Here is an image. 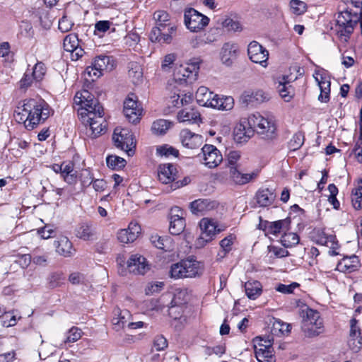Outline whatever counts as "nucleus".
<instances>
[{
  "instance_id": "1",
  "label": "nucleus",
  "mask_w": 362,
  "mask_h": 362,
  "mask_svg": "<svg viewBox=\"0 0 362 362\" xmlns=\"http://www.w3.org/2000/svg\"><path fill=\"white\" fill-rule=\"evenodd\" d=\"M74 103L81 107L78 114L82 123L86 127V134L95 138L106 131V121L103 117V107L97 99L87 90L77 92Z\"/></svg>"
},
{
  "instance_id": "2",
  "label": "nucleus",
  "mask_w": 362,
  "mask_h": 362,
  "mask_svg": "<svg viewBox=\"0 0 362 362\" xmlns=\"http://www.w3.org/2000/svg\"><path fill=\"white\" fill-rule=\"evenodd\" d=\"M49 115L48 105L42 100L30 99L24 100L21 107L15 110L14 117L19 123H23L28 130L35 129L41 121Z\"/></svg>"
},
{
  "instance_id": "3",
  "label": "nucleus",
  "mask_w": 362,
  "mask_h": 362,
  "mask_svg": "<svg viewBox=\"0 0 362 362\" xmlns=\"http://www.w3.org/2000/svg\"><path fill=\"white\" fill-rule=\"evenodd\" d=\"M156 26L151 30L149 38L153 42L170 43L175 35L177 28L171 25L169 14L164 11L153 13Z\"/></svg>"
},
{
  "instance_id": "4",
  "label": "nucleus",
  "mask_w": 362,
  "mask_h": 362,
  "mask_svg": "<svg viewBox=\"0 0 362 362\" xmlns=\"http://www.w3.org/2000/svg\"><path fill=\"white\" fill-rule=\"evenodd\" d=\"M347 8L339 13L337 24L349 35L358 22L362 21V0H344Z\"/></svg>"
},
{
  "instance_id": "5",
  "label": "nucleus",
  "mask_w": 362,
  "mask_h": 362,
  "mask_svg": "<svg viewBox=\"0 0 362 362\" xmlns=\"http://www.w3.org/2000/svg\"><path fill=\"white\" fill-rule=\"evenodd\" d=\"M299 315L303 321L302 329L307 337H316L323 332L322 320L318 312L304 305L300 308Z\"/></svg>"
},
{
  "instance_id": "6",
  "label": "nucleus",
  "mask_w": 362,
  "mask_h": 362,
  "mask_svg": "<svg viewBox=\"0 0 362 362\" xmlns=\"http://www.w3.org/2000/svg\"><path fill=\"white\" fill-rule=\"evenodd\" d=\"M203 267L200 262L187 259L172 264L170 276L174 279L194 278L202 275Z\"/></svg>"
},
{
  "instance_id": "7",
  "label": "nucleus",
  "mask_w": 362,
  "mask_h": 362,
  "mask_svg": "<svg viewBox=\"0 0 362 362\" xmlns=\"http://www.w3.org/2000/svg\"><path fill=\"white\" fill-rule=\"evenodd\" d=\"M250 124H252L257 133L263 139L272 141L276 138V126L273 117H264L259 113L250 117Z\"/></svg>"
},
{
  "instance_id": "8",
  "label": "nucleus",
  "mask_w": 362,
  "mask_h": 362,
  "mask_svg": "<svg viewBox=\"0 0 362 362\" xmlns=\"http://www.w3.org/2000/svg\"><path fill=\"white\" fill-rule=\"evenodd\" d=\"M112 141L115 146L132 156L135 153L136 141L133 134L127 129L117 127L114 130Z\"/></svg>"
},
{
  "instance_id": "9",
  "label": "nucleus",
  "mask_w": 362,
  "mask_h": 362,
  "mask_svg": "<svg viewBox=\"0 0 362 362\" xmlns=\"http://www.w3.org/2000/svg\"><path fill=\"white\" fill-rule=\"evenodd\" d=\"M113 64L110 57L98 56L95 57L90 66H88L84 72L86 80L95 81L104 74V71H111Z\"/></svg>"
},
{
  "instance_id": "10",
  "label": "nucleus",
  "mask_w": 362,
  "mask_h": 362,
  "mask_svg": "<svg viewBox=\"0 0 362 362\" xmlns=\"http://www.w3.org/2000/svg\"><path fill=\"white\" fill-rule=\"evenodd\" d=\"M199 69V62L198 59H194L190 63L185 65H180L176 67L174 72V78L176 81L192 83L196 81Z\"/></svg>"
},
{
  "instance_id": "11",
  "label": "nucleus",
  "mask_w": 362,
  "mask_h": 362,
  "mask_svg": "<svg viewBox=\"0 0 362 362\" xmlns=\"http://www.w3.org/2000/svg\"><path fill=\"white\" fill-rule=\"evenodd\" d=\"M185 24L186 27L193 32L204 29L209 22V18L192 8L185 11Z\"/></svg>"
},
{
  "instance_id": "12",
  "label": "nucleus",
  "mask_w": 362,
  "mask_h": 362,
  "mask_svg": "<svg viewBox=\"0 0 362 362\" xmlns=\"http://www.w3.org/2000/svg\"><path fill=\"white\" fill-rule=\"evenodd\" d=\"M199 226L202 233L199 238L196 240V246L197 247H203L216 235L217 226L214 220L204 218L200 221ZM218 231L219 230H218Z\"/></svg>"
},
{
  "instance_id": "13",
  "label": "nucleus",
  "mask_w": 362,
  "mask_h": 362,
  "mask_svg": "<svg viewBox=\"0 0 362 362\" xmlns=\"http://www.w3.org/2000/svg\"><path fill=\"white\" fill-rule=\"evenodd\" d=\"M143 109L138 104L136 97L131 93L124 102L123 112L129 122L136 123L141 119Z\"/></svg>"
},
{
  "instance_id": "14",
  "label": "nucleus",
  "mask_w": 362,
  "mask_h": 362,
  "mask_svg": "<svg viewBox=\"0 0 362 362\" xmlns=\"http://www.w3.org/2000/svg\"><path fill=\"white\" fill-rule=\"evenodd\" d=\"M202 163L209 168L217 167L223 160L221 151L214 145L205 144L202 148Z\"/></svg>"
},
{
  "instance_id": "15",
  "label": "nucleus",
  "mask_w": 362,
  "mask_h": 362,
  "mask_svg": "<svg viewBox=\"0 0 362 362\" xmlns=\"http://www.w3.org/2000/svg\"><path fill=\"white\" fill-rule=\"evenodd\" d=\"M262 340L257 339L254 345L255 356L259 362H275V356L272 342L263 344Z\"/></svg>"
},
{
  "instance_id": "16",
  "label": "nucleus",
  "mask_w": 362,
  "mask_h": 362,
  "mask_svg": "<svg viewBox=\"0 0 362 362\" xmlns=\"http://www.w3.org/2000/svg\"><path fill=\"white\" fill-rule=\"evenodd\" d=\"M185 228V221L183 218V211L175 206L170 210L169 231L173 235H180Z\"/></svg>"
},
{
  "instance_id": "17",
  "label": "nucleus",
  "mask_w": 362,
  "mask_h": 362,
  "mask_svg": "<svg viewBox=\"0 0 362 362\" xmlns=\"http://www.w3.org/2000/svg\"><path fill=\"white\" fill-rule=\"evenodd\" d=\"M247 54L250 59L254 63H259L263 66H266L269 57V52L256 41L251 42L247 48Z\"/></svg>"
},
{
  "instance_id": "18",
  "label": "nucleus",
  "mask_w": 362,
  "mask_h": 362,
  "mask_svg": "<svg viewBox=\"0 0 362 362\" xmlns=\"http://www.w3.org/2000/svg\"><path fill=\"white\" fill-rule=\"evenodd\" d=\"M127 268L130 273L144 275L150 269V266L144 256L134 254L128 259Z\"/></svg>"
},
{
  "instance_id": "19",
  "label": "nucleus",
  "mask_w": 362,
  "mask_h": 362,
  "mask_svg": "<svg viewBox=\"0 0 362 362\" xmlns=\"http://www.w3.org/2000/svg\"><path fill=\"white\" fill-rule=\"evenodd\" d=\"M180 138L182 146L189 149L198 148L204 142V138L202 135L193 133L188 129L182 130Z\"/></svg>"
},
{
  "instance_id": "20",
  "label": "nucleus",
  "mask_w": 362,
  "mask_h": 362,
  "mask_svg": "<svg viewBox=\"0 0 362 362\" xmlns=\"http://www.w3.org/2000/svg\"><path fill=\"white\" fill-rule=\"evenodd\" d=\"M55 252L64 257H71L75 253L72 243L64 235L59 236L53 243Z\"/></svg>"
},
{
  "instance_id": "21",
  "label": "nucleus",
  "mask_w": 362,
  "mask_h": 362,
  "mask_svg": "<svg viewBox=\"0 0 362 362\" xmlns=\"http://www.w3.org/2000/svg\"><path fill=\"white\" fill-rule=\"evenodd\" d=\"M252 126L250 119L248 122L238 124L233 132L234 140L240 144L247 142L254 135L255 129Z\"/></svg>"
},
{
  "instance_id": "22",
  "label": "nucleus",
  "mask_w": 362,
  "mask_h": 362,
  "mask_svg": "<svg viewBox=\"0 0 362 362\" xmlns=\"http://www.w3.org/2000/svg\"><path fill=\"white\" fill-rule=\"evenodd\" d=\"M177 169L175 165L170 163L161 164L158 168V177L160 182L169 184L176 178Z\"/></svg>"
},
{
  "instance_id": "23",
  "label": "nucleus",
  "mask_w": 362,
  "mask_h": 362,
  "mask_svg": "<svg viewBox=\"0 0 362 362\" xmlns=\"http://www.w3.org/2000/svg\"><path fill=\"white\" fill-rule=\"evenodd\" d=\"M216 97V94L210 91L208 88L205 86L199 87L195 94L197 102L201 106L211 107L217 105V102L213 100Z\"/></svg>"
},
{
  "instance_id": "24",
  "label": "nucleus",
  "mask_w": 362,
  "mask_h": 362,
  "mask_svg": "<svg viewBox=\"0 0 362 362\" xmlns=\"http://www.w3.org/2000/svg\"><path fill=\"white\" fill-rule=\"evenodd\" d=\"M357 320L352 318L350 322V339L349 340V346L354 352H358L362 344V337H361L360 329L356 327Z\"/></svg>"
},
{
  "instance_id": "25",
  "label": "nucleus",
  "mask_w": 362,
  "mask_h": 362,
  "mask_svg": "<svg viewBox=\"0 0 362 362\" xmlns=\"http://www.w3.org/2000/svg\"><path fill=\"white\" fill-rule=\"evenodd\" d=\"M291 223L290 219L286 218L283 220H279L274 222H268L265 221L264 223L259 224V228H264L267 230V233L273 235H277L281 233L285 229L288 228V226Z\"/></svg>"
},
{
  "instance_id": "26",
  "label": "nucleus",
  "mask_w": 362,
  "mask_h": 362,
  "mask_svg": "<svg viewBox=\"0 0 362 362\" xmlns=\"http://www.w3.org/2000/svg\"><path fill=\"white\" fill-rule=\"evenodd\" d=\"M359 265V260L357 256L351 255L344 257L337 264L336 269L340 272H352Z\"/></svg>"
},
{
  "instance_id": "27",
  "label": "nucleus",
  "mask_w": 362,
  "mask_h": 362,
  "mask_svg": "<svg viewBox=\"0 0 362 362\" xmlns=\"http://www.w3.org/2000/svg\"><path fill=\"white\" fill-rule=\"evenodd\" d=\"M276 194L272 189H260L256 194L257 203L261 207H266L272 205L274 202Z\"/></svg>"
},
{
  "instance_id": "28",
  "label": "nucleus",
  "mask_w": 362,
  "mask_h": 362,
  "mask_svg": "<svg viewBox=\"0 0 362 362\" xmlns=\"http://www.w3.org/2000/svg\"><path fill=\"white\" fill-rule=\"evenodd\" d=\"M216 205V202L199 199L190 203V209L194 214H199L214 209Z\"/></svg>"
},
{
  "instance_id": "29",
  "label": "nucleus",
  "mask_w": 362,
  "mask_h": 362,
  "mask_svg": "<svg viewBox=\"0 0 362 362\" xmlns=\"http://www.w3.org/2000/svg\"><path fill=\"white\" fill-rule=\"evenodd\" d=\"M238 46L236 44L226 42L221 51V59L226 65H230L232 60L236 57Z\"/></svg>"
},
{
  "instance_id": "30",
  "label": "nucleus",
  "mask_w": 362,
  "mask_h": 362,
  "mask_svg": "<svg viewBox=\"0 0 362 362\" xmlns=\"http://www.w3.org/2000/svg\"><path fill=\"white\" fill-rule=\"evenodd\" d=\"M177 119L181 122L198 123L201 121L200 113L194 108H184L177 114Z\"/></svg>"
},
{
  "instance_id": "31",
  "label": "nucleus",
  "mask_w": 362,
  "mask_h": 362,
  "mask_svg": "<svg viewBox=\"0 0 362 362\" xmlns=\"http://www.w3.org/2000/svg\"><path fill=\"white\" fill-rule=\"evenodd\" d=\"M242 99L246 103H262L269 100V95L262 90L245 92Z\"/></svg>"
},
{
  "instance_id": "32",
  "label": "nucleus",
  "mask_w": 362,
  "mask_h": 362,
  "mask_svg": "<svg viewBox=\"0 0 362 362\" xmlns=\"http://www.w3.org/2000/svg\"><path fill=\"white\" fill-rule=\"evenodd\" d=\"M245 294L249 299L255 300L262 293V284L256 280H250L244 285Z\"/></svg>"
},
{
  "instance_id": "33",
  "label": "nucleus",
  "mask_w": 362,
  "mask_h": 362,
  "mask_svg": "<svg viewBox=\"0 0 362 362\" xmlns=\"http://www.w3.org/2000/svg\"><path fill=\"white\" fill-rule=\"evenodd\" d=\"M74 165L72 162H63L62 163L61 176L68 184L72 185L76 182L77 176L74 170Z\"/></svg>"
},
{
  "instance_id": "34",
  "label": "nucleus",
  "mask_w": 362,
  "mask_h": 362,
  "mask_svg": "<svg viewBox=\"0 0 362 362\" xmlns=\"http://www.w3.org/2000/svg\"><path fill=\"white\" fill-rule=\"evenodd\" d=\"M151 242L158 249L170 251L173 250V244L170 237L160 236L157 234L151 237Z\"/></svg>"
},
{
  "instance_id": "35",
  "label": "nucleus",
  "mask_w": 362,
  "mask_h": 362,
  "mask_svg": "<svg viewBox=\"0 0 362 362\" xmlns=\"http://www.w3.org/2000/svg\"><path fill=\"white\" fill-rule=\"evenodd\" d=\"M95 232L91 224L83 223L76 230L77 238L83 240H91L94 238Z\"/></svg>"
},
{
  "instance_id": "36",
  "label": "nucleus",
  "mask_w": 362,
  "mask_h": 362,
  "mask_svg": "<svg viewBox=\"0 0 362 362\" xmlns=\"http://www.w3.org/2000/svg\"><path fill=\"white\" fill-rule=\"evenodd\" d=\"M115 315L112 318V325L116 330H119L120 328H124L128 323V318L130 314L128 310H120L119 308L115 310Z\"/></svg>"
},
{
  "instance_id": "37",
  "label": "nucleus",
  "mask_w": 362,
  "mask_h": 362,
  "mask_svg": "<svg viewBox=\"0 0 362 362\" xmlns=\"http://www.w3.org/2000/svg\"><path fill=\"white\" fill-rule=\"evenodd\" d=\"M129 77L131 78L133 83L136 84L141 81L143 78V70L141 66L135 62L129 63L128 65Z\"/></svg>"
},
{
  "instance_id": "38",
  "label": "nucleus",
  "mask_w": 362,
  "mask_h": 362,
  "mask_svg": "<svg viewBox=\"0 0 362 362\" xmlns=\"http://www.w3.org/2000/svg\"><path fill=\"white\" fill-rule=\"evenodd\" d=\"M230 177L232 180L238 185L246 184L252 179V175L250 174L241 173L237 170L236 166L230 167Z\"/></svg>"
},
{
  "instance_id": "39",
  "label": "nucleus",
  "mask_w": 362,
  "mask_h": 362,
  "mask_svg": "<svg viewBox=\"0 0 362 362\" xmlns=\"http://www.w3.org/2000/svg\"><path fill=\"white\" fill-rule=\"evenodd\" d=\"M213 100L217 102V105L210 107L216 108L220 110H230L234 106V99L230 96L220 97L216 94Z\"/></svg>"
},
{
  "instance_id": "40",
  "label": "nucleus",
  "mask_w": 362,
  "mask_h": 362,
  "mask_svg": "<svg viewBox=\"0 0 362 362\" xmlns=\"http://www.w3.org/2000/svg\"><path fill=\"white\" fill-rule=\"evenodd\" d=\"M351 203L355 209H362V179L358 182V186L351 192Z\"/></svg>"
},
{
  "instance_id": "41",
  "label": "nucleus",
  "mask_w": 362,
  "mask_h": 362,
  "mask_svg": "<svg viewBox=\"0 0 362 362\" xmlns=\"http://www.w3.org/2000/svg\"><path fill=\"white\" fill-rule=\"evenodd\" d=\"M171 122L165 119H158L155 121L151 127V130L156 134H164L170 129Z\"/></svg>"
},
{
  "instance_id": "42",
  "label": "nucleus",
  "mask_w": 362,
  "mask_h": 362,
  "mask_svg": "<svg viewBox=\"0 0 362 362\" xmlns=\"http://www.w3.org/2000/svg\"><path fill=\"white\" fill-rule=\"evenodd\" d=\"M78 46V39L76 34L71 33L67 35L64 39L63 47L65 51H74V48Z\"/></svg>"
},
{
  "instance_id": "43",
  "label": "nucleus",
  "mask_w": 362,
  "mask_h": 362,
  "mask_svg": "<svg viewBox=\"0 0 362 362\" xmlns=\"http://www.w3.org/2000/svg\"><path fill=\"white\" fill-rule=\"evenodd\" d=\"M281 242L285 247H291L299 243V237L294 233H285L281 238Z\"/></svg>"
},
{
  "instance_id": "44",
  "label": "nucleus",
  "mask_w": 362,
  "mask_h": 362,
  "mask_svg": "<svg viewBox=\"0 0 362 362\" xmlns=\"http://www.w3.org/2000/svg\"><path fill=\"white\" fill-rule=\"evenodd\" d=\"M107 165L112 169H120L125 166L126 160L117 156H109L106 159Z\"/></svg>"
},
{
  "instance_id": "45",
  "label": "nucleus",
  "mask_w": 362,
  "mask_h": 362,
  "mask_svg": "<svg viewBox=\"0 0 362 362\" xmlns=\"http://www.w3.org/2000/svg\"><path fill=\"white\" fill-rule=\"evenodd\" d=\"M64 280L65 277L62 272H53L48 276V284L51 288L60 286Z\"/></svg>"
},
{
  "instance_id": "46",
  "label": "nucleus",
  "mask_w": 362,
  "mask_h": 362,
  "mask_svg": "<svg viewBox=\"0 0 362 362\" xmlns=\"http://www.w3.org/2000/svg\"><path fill=\"white\" fill-rule=\"evenodd\" d=\"M172 102L175 106H178L179 105H185L189 104L192 100V95L190 93L182 95L175 93L174 95L172 96Z\"/></svg>"
},
{
  "instance_id": "47",
  "label": "nucleus",
  "mask_w": 362,
  "mask_h": 362,
  "mask_svg": "<svg viewBox=\"0 0 362 362\" xmlns=\"http://www.w3.org/2000/svg\"><path fill=\"white\" fill-rule=\"evenodd\" d=\"M156 153L160 156L165 157H168L170 156L177 157L179 154L178 150L167 144L158 146L156 148Z\"/></svg>"
},
{
  "instance_id": "48",
  "label": "nucleus",
  "mask_w": 362,
  "mask_h": 362,
  "mask_svg": "<svg viewBox=\"0 0 362 362\" xmlns=\"http://www.w3.org/2000/svg\"><path fill=\"white\" fill-rule=\"evenodd\" d=\"M304 142V135L302 132L296 133L288 142V147L292 151L298 150Z\"/></svg>"
},
{
  "instance_id": "49",
  "label": "nucleus",
  "mask_w": 362,
  "mask_h": 362,
  "mask_svg": "<svg viewBox=\"0 0 362 362\" xmlns=\"http://www.w3.org/2000/svg\"><path fill=\"white\" fill-rule=\"evenodd\" d=\"M189 300V296L187 294V290H181L177 291L175 296L173 299L172 300V304L173 306H180L184 305L187 303Z\"/></svg>"
},
{
  "instance_id": "50",
  "label": "nucleus",
  "mask_w": 362,
  "mask_h": 362,
  "mask_svg": "<svg viewBox=\"0 0 362 362\" xmlns=\"http://www.w3.org/2000/svg\"><path fill=\"white\" fill-rule=\"evenodd\" d=\"M46 66L44 63L38 62L33 69L32 75L35 81H39L42 79L46 73Z\"/></svg>"
},
{
  "instance_id": "51",
  "label": "nucleus",
  "mask_w": 362,
  "mask_h": 362,
  "mask_svg": "<svg viewBox=\"0 0 362 362\" xmlns=\"http://www.w3.org/2000/svg\"><path fill=\"white\" fill-rule=\"evenodd\" d=\"M83 332L81 329L76 327H71L67 332V336L65 343H74L78 341L82 337Z\"/></svg>"
},
{
  "instance_id": "52",
  "label": "nucleus",
  "mask_w": 362,
  "mask_h": 362,
  "mask_svg": "<svg viewBox=\"0 0 362 362\" xmlns=\"http://www.w3.org/2000/svg\"><path fill=\"white\" fill-rule=\"evenodd\" d=\"M316 81L318 82V85L320 86V88L321 90V93L320 95H319V100H321L322 102H327L329 100V86H330V83L329 82H327V81H318V78H316Z\"/></svg>"
},
{
  "instance_id": "53",
  "label": "nucleus",
  "mask_w": 362,
  "mask_h": 362,
  "mask_svg": "<svg viewBox=\"0 0 362 362\" xmlns=\"http://www.w3.org/2000/svg\"><path fill=\"white\" fill-rule=\"evenodd\" d=\"M290 6L292 12L296 15H301L306 11V4L302 1L291 0Z\"/></svg>"
},
{
  "instance_id": "54",
  "label": "nucleus",
  "mask_w": 362,
  "mask_h": 362,
  "mask_svg": "<svg viewBox=\"0 0 362 362\" xmlns=\"http://www.w3.org/2000/svg\"><path fill=\"white\" fill-rule=\"evenodd\" d=\"M284 80H285V77H284ZM288 82L284 81V82H280L278 86V90L280 93V95L282 98L284 99L285 101H289L292 95H291L290 91L288 90V88L287 86Z\"/></svg>"
},
{
  "instance_id": "55",
  "label": "nucleus",
  "mask_w": 362,
  "mask_h": 362,
  "mask_svg": "<svg viewBox=\"0 0 362 362\" xmlns=\"http://www.w3.org/2000/svg\"><path fill=\"white\" fill-rule=\"evenodd\" d=\"M130 234V240L133 242L137 238L141 233V227L137 223L131 222L128 228L125 229Z\"/></svg>"
},
{
  "instance_id": "56",
  "label": "nucleus",
  "mask_w": 362,
  "mask_h": 362,
  "mask_svg": "<svg viewBox=\"0 0 362 362\" xmlns=\"http://www.w3.org/2000/svg\"><path fill=\"white\" fill-rule=\"evenodd\" d=\"M233 245V237L232 235H229L225 238H223L220 242V246L222 249L221 252L223 254L221 255V257H223L229 251L231 250V247Z\"/></svg>"
},
{
  "instance_id": "57",
  "label": "nucleus",
  "mask_w": 362,
  "mask_h": 362,
  "mask_svg": "<svg viewBox=\"0 0 362 362\" xmlns=\"http://www.w3.org/2000/svg\"><path fill=\"white\" fill-rule=\"evenodd\" d=\"M298 286H299V284L296 282H293L288 285L279 284L276 286V290L282 293L290 294V293H292L293 292V290Z\"/></svg>"
},
{
  "instance_id": "58",
  "label": "nucleus",
  "mask_w": 362,
  "mask_h": 362,
  "mask_svg": "<svg viewBox=\"0 0 362 362\" xmlns=\"http://www.w3.org/2000/svg\"><path fill=\"white\" fill-rule=\"evenodd\" d=\"M168 346L167 339L162 335L156 336L153 340V347L156 351L164 350Z\"/></svg>"
},
{
  "instance_id": "59",
  "label": "nucleus",
  "mask_w": 362,
  "mask_h": 362,
  "mask_svg": "<svg viewBox=\"0 0 362 362\" xmlns=\"http://www.w3.org/2000/svg\"><path fill=\"white\" fill-rule=\"evenodd\" d=\"M35 78H33L32 73H28L26 71L20 81V88L21 89H27L30 86H31Z\"/></svg>"
},
{
  "instance_id": "60",
  "label": "nucleus",
  "mask_w": 362,
  "mask_h": 362,
  "mask_svg": "<svg viewBox=\"0 0 362 362\" xmlns=\"http://www.w3.org/2000/svg\"><path fill=\"white\" fill-rule=\"evenodd\" d=\"M73 25L74 23L71 21L67 18L65 16H64L59 21V29L63 33L69 31Z\"/></svg>"
},
{
  "instance_id": "61",
  "label": "nucleus",
  "mask_w": 362,
  "mask_h": 362,
  "mask_svg": "<svg viewBox=\"0 0 362 362\" xmlns=\"http://www.w3.org/2000/svg\"><path fill=\"white\" fill-rule=\"evenodd\" d=\"M80 180L83 187H88L93 182L94 178L88 170H84L81 174Z\"/></svg>"
},
{
  "instance_id": "62",
  "label": "nucleus",
  "mask_w": 362,
  "mask_h": 362,
  "mask_svg": "<svg viewBox=\"0 0 362 362\" xmlns=\"http://www.w3.org/2000/svg\"><path fill=\"white\" fill-rule=\"evenodd\" d=\"M222 25L224 28H227L228 30L237 31L240 29V25L239 22L233 21L232 18H226L225 19Z\"/></svg>"
},
{
  "instance_id": "63",
  "label": "nucleus",
  "mask_w": 362,
  "mask_h": 362,
  "mask_svg": "<svg viewBox=\"0 0 362 362\" xmlns=\"http://www.w3.org/2000/svg\"><path fill=\"white\" fill-rule=\"evenodd\" d=\"M54 232V228L50 225H45L43 228L38 230V233L43 239H47L52 237V234Z\"/></svg>"
},
{
  "instance_id": "64",
  "label": "nucleus",
  "mask_w": 362,
  "mask_h": 362,
  "mask_svg": "<svg viewBox=\"0 0 362 362\" xmlns=\"http://www.w3.org/2000/svg\"><path fill=\"white\" fill-rule=\"evenodd\" d=\"M240 158V153L237 151H231L228 154V161L230 166H236L238 160Z\"/></svg>"
}]
</instances>
